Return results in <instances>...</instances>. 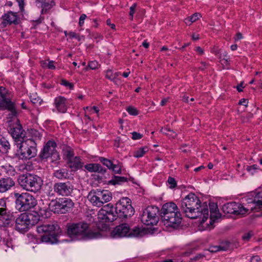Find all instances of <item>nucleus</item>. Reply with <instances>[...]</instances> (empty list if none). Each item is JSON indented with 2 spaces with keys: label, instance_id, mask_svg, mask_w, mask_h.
<instances>
[{
  "label": "nucleus",
  "instance_id": "28",
  "mask_svg": "<svg viewBox=\"0 0 262 262\" xmlns=\"http://www.w3.org/2000/svg\"><path fill=\"white\" fill-rule=\"evenodd\" d=\"M229 247V243L226 242L225 245L210 246L208 249V251L211 253H215L220 251H226Z\"/></svg>",
  "mask_w": 262,
  "mask_h": 262
},
{
  "label": "nucleus",
  "instance_id": "55",
  "mask_svg": "<svg viewBox=\"0 0 262 262\" xmlns=\"http://www.w3.org/2000/svg\"><path fill=\"white\" fill-rule=\"evenodd\" d=\"M243 84H244V82L242 81V82H241V83L239 84H238L236 86V88L239 92H241L243 91V89L244 88V86H243Z\"/></svg>",
  "mask_w": 262,
  "mask_h": 262
},
{
  "label": "nucleus",
  "instance_id": "44",
  "mask_svg": "<svg viewBox=\"0 0 262 262\" xmlns=\"http://www.w3.org/2000/svg\"><path fill=\"white\" fill-rule=\"evenodd\" d=\"M61 84H62L66 86L69 87L70 89H72L74 87V85L73 83H70L64 79H62L61 80Z\"/></svg>",
  "mask_w": 262,
  "mask_h": 262
},
{
  "label": "nucleus",
  "instance_id": "2",
  "mask_svg": "<svg viewBox=\"0 0 262 262\" xmlns=\"http://www.w3.org/2000/svg\"><path fill=\"white\" fill-rule=\"evenodd\" d=\"M89 225L83 222L68 223L67 234L72 241L88 240L100 236L99 232L89 230Z\"/></svg>",
  "mask_w": 262,
  "mask_h": 262
},
{
  "label": "nucleus",
  "instance_id": "6",
  "mask_svg": "<svg viewBox=\"0 0 262 262\" xmlns=\"http://www.w3.org/2000/svg\"><path fill=\"white\" fill-rule=\"evenodd\" d=\"M59 227L56 223H50L37 227L36 230L38 233H45L41 237L42 243L55 244L57 242V234Z\"/></svg>",
  "mask_w": 262,
  "mask_h": 262
},
{
  "label": "nucleus",
  "instance_id": "7",
  "mask_svg": "<svg viewBox=\"0 0 262 262\" xmlns=\"http://www.w3.org/2000/svg\"><path fill=\"white\" fill-rule=\"evenodd\" d=\"M16 208L20 211H26L33 208L37 205L35 198L28 192H15Z\"/></svg>",
  "mask_w": 262,
  "mask_h": 262
},
{
  "label": "nucleus",
  "instance_id": "27",
  "mask_svg": "<svg viewBox=\"0 0 262 262\" xmlns=\"http://www.w3.org/2000/svg\"><path fill=\"white\" fill-rule=\"evenodd\" d=\"M8 217V216L6 215V203L3 200H0V219L6 220V222L4 224L8 225L10 221Z\"/></svg>",
  "mask_w": 262,
  "mask_h": 262
},
{
  "label": "nucleus",
  "instance_id": "41",
  "mask_svg": "<svg viewBox=\"0 0 262 262\" xmlns=\"http://www.w3.org/2000/svg\"><path fill=\"white\" fill-rule=\"evenodd\" d=\"M246 169L249 173L253 175L257 171L258 166L254 164L252 166H247Z\"/></svg>",
  "mask_w": 262,
  "mask_h": 262
},
{
  "label": "nucleus",
  "instance_id": "48",
  "mask_svg": "<svg viewBox=\"0 0 262 262\" xmlns=\"http://www.w3.org/2000/svg\"><path fill=\"white\" fill-rule=\"evenodd\" d=\"M252 235V233L251 232H249L248 233L245 234L243 236L242 238L244 241H248Z\"/></svg>",
  "mask_w": 262,
  "mask_h": 262
},
{
  "label": "nucleus",
  "instance_id": "53",
  "mask_svg": "<svg viewBox=\"0 0 262 262\" xmlns=\"http://www.w3.org/2000/svg\"><path fill=\"white\" fill-rule=\"evenodd\" d=\"M248 101L247 99H242L239 100V102H238V104L239 105H244L245 106H247L248 105Z\"/></svg>",
  "mask_w": 262,
  "mask_h": 262
},
{
  "label": "nucleus",
  "instance_id": "25",
  "mask_svg": "<svg viewBox=\"0 0 262 262\" xmlns=\"http://www.w3.org/2000/svg\"><path fill=\"white\" fill-rule=\"evenodd\" d=\"M84 168L91 172H99L104 173L106 170L103 168L101 165L98 163H90L84 166Z\"/></svg>",
  "mask_w": 262,
  "mask_h": 262
},
{
  "label": "nucleus",
  "instance_id": "37",
  "mask_svg": "<svg viewBox=\"0 0 262 262\" xmlns=\"http://www.w3.org/2000/svg\"><path fill=\"white\" fill-rule=\"evenodd\" d=\"M148 151L147 147H144L135 151L134 156L136 158L142 157Z\"/></svg>",
  "mask_w": 262,
  "mask_h": 262
},
{
  "label": "nucleus",
  "instance_id": "32",
  "mask_svg": "<svg viewBox=\"0 0 262 262\" xmlns=\"http://www.w3.org/2000/svg\"><path fill=\"white\" fill-rule=\"evenodd\" d=\"M68 174L67 170L64 169L57 170L54 173V176L59 179L66 178Z\"/></svg>",
  "mask_w": 262,
  "mask_h": 262
},
{
  "label": "nucleus",
  "instance_id": "26",
  "mask_svg": "<svg viewBox=\"0 0 262 262\" xmlns=\"http://www.w3.org/2000/svg\"><path fill=\"white\" fill-rule=\"evenodd\" d=\"M146 233L144 228L139 226L132 229L129 228V237H141Z\"/></svg>",
  "mask_w": 262,
  "mask_h": 262
},
{
  "label": "nucleus",
  "instance_id": "21",
  "mask_svg": "<svg viewBox=\"0 0 262 262\" xmlns=\"http://www.w3.org/2000/svg\"><path fill=\"white\" fill-rule=\"evenodd\" d=\"M10 133L12 137L15 141L17 140L21 142L24 141L25 134L20 124H17L15 127L11 128Z\"/></svg>",
  "mask_w": 262,
  "mask_h": 262
},
{
  "label": "nucleus",
  "instance_id": "56",
  "mask_svg": "<svg viewBox=\"0 0 262 262\" xmlns=\"http://www.w3.org/2000/svg\"><path fill=\"white\" fill-rule=\"evenodd\" d=\"M30 100L34 104L40 102H39V99L38 98H33L32 97V96H31Z\"/></svg>",
  "mask_w": 262,
  "mask_h": 262
},
{
  "label": "nucleus",
  "instance_id": "20",
  "mask_svg": "<svg viewBox=\"0 0 262 262\" xmlns=\"http://www.w3.org/2000/svg\"><path fill=\"white\" fill-rule=\"evenodd\" d=\"M3 23L5 25H17L19 24V18L16 12L9 11L2 16Z\"/></svg>",
  "mask_w": 262,
  "mask_h": 262
},
{
  "label": "nucleus",
  "instance_id": "19",
  "mask_svg": "<svg viewBox=\"0 0 262 262\" xmlns=\"http://www.w3.org/2000/svg\"><path fill=\"white\" fill-rule=\"evenodd\" d=\"M210 221L207 224L209 229L213 228V224L215 221L221 217L216 204L212 203L209 204Z\"/></svg>",
  "mask_w": 262,
  "mask_h": 262
},
{
  "label": "nucleus",
  "instance_id": "22",
  "mask_svg": "<svg viewBox=\"0 0 262 262\" xmlns=\"http://www.w3.org/2000/svg\"><path fill=\"white\" fill-rule=\"evenodd\" d=\"M14 185V181L10 178L0 179V192H6Z\"/></svg>",
  "mask_w": 262,
  "mask_h": 262
},
{
  "label": "nucleus",
  "instance_id": "30",
  "mask_svg": "<svg viewBox=\"0 0 262 262\" xmlns=\"http://www.w3.org/2000/svg\"><path fill=\"white\" fill-rule=\"evenodd\" d=\"M63 155L69 161L70 159L73 158L74 156V150L70 146H66L63 148Z\"/></svg>",
  "mask_w": 262,
  "mask_h": 262
},
{
  "label": "nucleus",
  "instance_id": "47",
  "mask_svg": "<svg viewBox=\"0 0 262 262\" xmlns=\"http://www.w3.org/2000/svg\"><path fill=\"white\" fill-rule=\"evenodd\" d=\"M132 134V139L133 140H138L141 139L142 137V135L140 133H137L136 132H133Z\"/></svg>",
  "mask_w": 262,
  "mask_h": 262
},
{
  "label": "nucleus",
  "instance_id": "33",
  "mask_svg": "<svg viewBox=\"0 0 262 262\" xmlns=\"http://www.w3.org/2000/svg\"><path fill=\"white\" fill-rule=\"evenodd\" d=\"M29 134L32 138L30 139L34 140V141L35 140L40 139L41 137L40 133L38 130L34 129H31L29 130Z\"/></svg>",
  "mask_w": 262,
  "mask_h": 262
},
{
  "label": "nucleus",
  "instance_id": "8",
  "mask_svg": "<svg viewBox=\"0 0 262 262\" xmlns=\"http://www.w3.org/2000/svg\"><path fill=\"white\" fill-rule=\"evenodd\" d=\"M87 198L93 206L100 207L112 199V195L108 190L96 189L91 190Z\"/></svg>",
  "mask_w": 262,
  "mask_h": 262
},
{
  "label": "nucleus",
  "instance_id": "54",
  "mask_svg": "<svg viewBox=\"0 0 262 262\" xmlns=\"http://www.w3.org/2000/svg\"><path fill=\"white\" fill-rule=\"evenodd\" d=\"M93 36L97 40V42L102 40L103 38L102 36L98 33H96L94 34Z\"/></svg>",
  "mask_w": 262,
  "mask_h": 262
},
{
  "label": "nucleus",
  "instance_id": "14",
  "mask_svg": "<svg viewBox=\"0 0 262 262\" xmlns=\"http://www.w3.org/2000/svg\"><path fill=\"white\" fill-rule=\"evenodd\" d=\"M253 207H250L249 204L247 206H244L242 204L235 202H230L224 204L222 207V210L225 213H230L236 215H245Z\"/></svg>",
  "mask_w": 262,
  "mask_h": 262
},
{
  "label": "nucleus",
  "instance_id": "29",
  "mask_svg": "<svg viewBox=\"0 0 262 262\" xmlns=\"http://www.w3.org/2000/svg\"><path fill=\"white\" fill-rule=\"evenodd\" d=\"M10 144L8 140L1 135L0 150L6 152L10 149Z\"/></svg>",
  "mask_w": 262,
  "mask_h": 262
},
{
  "label": "nucleus",
  "instance_id": "35",
  "mask_svg": "<svg viewBox=\"0 0 262 262\" xmlns=\"http://www.w3.org/2000/svg\"><path fill=\"white\" fill-rule=\"evenodd\" d=\"M201 17V14L200 13H195L192 15L190 17H189L185 19V23L186 24H188L189 23H190L189 24V25H190L191 23L195 22Z\"/></svg>",
  "mask_w": 262,
  "mask_h": 262
},
{
  "label": "nucleus",
  "instance_id": "63",
  "mask_svg": "<svg viewBox=\"0 0 262 262\" xmlns=\"http://www.w3.org/2000/svg\"><path fill=\"white\" fill-rule=\"evenodd\" d=\"M68 35L71 38H76V34L73 32H70Z\"/></svg>",
  "mask_w": 262,
  "mask_h": 262
},
{
  "label": "nucleus",
  "instance_id": "16",
  "mask_svg": "<svg viewBox=\"0 0 262 262\" xmlns=\"http://www.w3.org/2000/svg\"><path fill=\"white\" fill-rule=\"evenodd\" d=\"M53 189L57 195L63 196H71L74 190L73 185L69 181L55 183Z\"/></svg>",
  "mask_w": 262,
  "mask_h": 262
},
{
  "label": "nucleus",
  "instance_id": "52",
  "mask_svg": "<svg viewBox=\"0 0 262 262\" xmlns=\"http://www.w3.org/2000/svg\"><path fill=\"white\" fill-rule=\"evenodd\" d=\"M251 262H259L260 261V258L258 255L252 256L250 258Z\"/></svg>",
  "mask_w": 262,
  "mask_h": 262
},
{
  "label": "nucleus",
  "instance_id": "60",
  "mask_svg": "<svg viewBox=\"0 0 262 262\" xmlns=\"http://www.w3.org/2000/svg\"><path fill=\"white\" fill-rule=\"evenodd\" d=\"M106 24L108 26H110L112 29H115V25L114 24H111V20L110 19H107Z\"/></svg>",
  "mask_w": 262,
  "mask_h": 262
},
{
  "label": "nucleus",
  "instance_id": "34",
  "mask_svg": "<svg viewBox=\"0 0 262 262\" xmlns=\"http://www.w3.org/2000/svg\"><path fill=\"white\" fill-rule=\"evenodd\" d=\"M127 181V178L124 177H119V176H115L113 179H112L110 181V184L115 185L116 184H120L122 182H124Z\"/></svg>",
  "mask_w": 262,
  "mask_h": 262
},
{
  "label": "nucleus",
  "instance_id": "36",
  "mask_svg": "<svg viewBox=\"0 0 262 262\" xmlns=\"http://www.w3.org/2000/svg\"><path fill=\"white\" fill-rule=\"evenodd\" d=\"M40 64L43 68H48L52 70H54L55 69L53 61H49L47 62L46 61L41 60L40 61Z\"/></svg>",
  "mask_w": 262,
  "mask_h": 262
},
{
  "label": "nucleus",
  "instance_id": "3",
  "mask_svg": "<svg viewBox=\"0 0 262 262\" xmlns=\"http://www.w3.org/2000/svg\"><path fill=\"white\" fill-rule=\"evenodd\" d=\"M177 205L173 202L164 204L161 210L160 215L164 225L176 228L181 223L182 217Z\"/></svg>",
  "mask_w": 262,
  "mask_h": 262
},
{
  "label": "nucleus",
  "instance_id": "18",
  "mask_svg": "<svg viewBox=\"0 0 262 262\" xmlns=\"http://www.w3.org/2000/svg\"><path fill=\"white\" fill-rule=\"evenodd\" d=\"M56 144L53 141H49L43 147L40 154L41 159H47L56 153Z\"/></svg>",
  "mask_w": 262,
  "mask_h": 262
},
{
  "label": "nucleus",
  "instance_id": "10",
  "mask_svg": "<svg viewBox=\"0 0 262 262\" xmlns=\"http://www.w3.org/2000/svg\"><path fill=\"white\" fill-rule=\"evenodd\" d=\"M37 154L36 143L34 140L28 139L21 142L17 155L22 160L30 159Z\"/></svg>",
  "mask_w": 262,
  "mask_h": 262
},
{
  "label": "nucleus",
  "instance_id": "58",
  "mask_svg": "<svg viewBox=\"0 0 262 262\" xmlns=\"http://www.w3.org/2000/svg\"><path fill=\"white\" fill-rule=\"evenodd\" d=\"M243 38V35L241 33H237L234 38L235 41L239 40Z\"/></svg>",
  "mask_w": 262,
  "mask_h": 262
},
{
  "label": "nucleus",
  "instance_id": "57",
  "mask_svg": "<svg viewBox=\"0 0 262 262\" xmlns=\"http://www.w3.org/2000/svg\"><path fill=\"white\" fill-rule=\"evenodd\" d=\"M106 77L107 79L113 80V79L115 77H113L112 74L111 73V71H107L106 74Z\"/></svg>",
  "mask_w": 262,
  "mask_h": 262
},
{
  "label": "nucleus",
  "instance_id": "62",
  "mask_svg": "<svg viewBox=\"0 0 262 262\" xmlns=\"http://www.w3.org/2000/svg\"><path fill=\"white\" fill-rule=\"evenodd\" d=\"M168 101V98H165V99H163L160 102V104L162 105V106H164L165 105V104L167 103V102Z\"/></svg>",
  "mask_w": 262,
  "mask_h": 262
},
{
  "label": "nucleus",
  "instance_id": "11",
  "mask_svg": "<svg viewBox=\"0 0 262 262\" xmlns=\"http://www.w3.org/2000/svg\"><path fill=\"white\" fill-rule=\"evenodd\" d=\"M116 211L120 218L127 219L132 216L135 210L131 204V200L128 198H123L116 204Z\"/></svg>",
  "mask_w": 262,
  "mask_h": 262
},
{
  "label": "nucleus",
  "instance_id": "5",
  "mask_svg": "<svg viewBox=\"0 0 262 262\" xmlns=\"http://www.w3.org/2000/svg\"><path fill=\"white\" fill-rule=\"evenodd\" d=\"M39 219L40 216L36 211L21 213L15 220V229L21 232H26L36 224Z\"/></svg>",
  "mask_w": 262,
  "mask_h": 262
},
{
  "label": "nucleus",
  "instance_id": "38",
  "mask_svg": "<svg viewBox=\"0 0 262 262\" xmlns=\"http://www.w3.org/2000/svg\"><path fill=\"white\" fill-rule=\"evenodd\" d=\"M161 132L172 138H175L177 136V134L173 130H171L169 128H162L161 130Z\"/></svg>",
  "mask_w": 262,
  "mask_h": 262
},
{
  "label": "nucleus",
  "instance_id": "9",
  "mask_svg": "<svg viewBox=\"0 0 262 262\" xmlns=\"http://www.w3.org/2000/svg\"><path fill=\"white\" fill-rule=\"evenodd\" d=\"M0 104L1 110H8L9 118H12L17 115L15 104L10 98L9 91L4 86H0Z\"/></svg>",
  "mask_w": 262,
  "mask_h": 262
},
{
  "label": "nucleus",
  "instance_id": "49",
  "mask_svg": "<svg viewBox=\"0 0 262 262\" xmlns=\"http://www.w3.org/2000/svg\"><path fill=\"white\" fill-rule=\"evenodd\" d=\"M136 7V4H134L130 7V11H129V15L131 16V19H133V15L135 13V8Z\"/></svg>",
  "mask_w": 262,
  "mask_h": 262
},
{
  "label": "nucleus",
  "instance_id": "12",
  "mask_svg": "<svg viewBox=\"0 0 262 262\" xmlns=\"http://www.w3.org/2000/svg\"><path fill=\"white\" fill-rule=\"evenodd\" d=\"M159 210L154 206H148L142 214L141 220L142 222L147 225H156L159 221Z\"/></svg>",
  "mask_w": 262,
  "mask_h": 262
},
{
  "label": "nucleus",
  "instance_id": "23",
  "mask_svg": "<svg viewBox=\"0 0 262 262\" xmlns=\"http://www.w3.org/2000/svg\"><path fill=\"white\" fill-rule=\"evenodd\" d=\"M66 99L62 96H58L54 100V104L59 112L64 113L67 111Z\"/></svg>",
  "mask_w": 262,
  "mask_h": 262
},
{
  "label": "nucleus",
  "instance_id": "42",
  "mask_svg": "<svg viewBox=\"0 0 262 262\" xmlns=\"http://www.w3.org/2000/svg\"><path fill=\"white\" fill-rule=\"evenodd\" d=\"M126 111L132 115L136 116L138 114V112L136 108L133 106H129L127 108Z\"/></svg>",
  "mask_w": 262,
  "mask_h": 262
},
{
  "label": "nucleus",
  "instance_id": "64",
  "mask_svg": "<svg viewBox=\"0 0 262 262\" xmlns=\"http://www.w3.org/2000/svg\"><path fill=\"white\" fill-rule=\"evenodd\" d=\"M182 100L183 101L188 103L189 102V97L187 96L184 95L182 97Z\"/></svg>",
  "mask_w": 262,
  "mask_h": 262
},
{
  "label": "nucleus",
  "instance_id": "50",
  "mask_svg": "<svg viewBox=\"0 0 262 262\" xmlns=\"http://www.w3.org/2000/svg\"><path fill=\"white\" fill-rule=\"evenodd\" d=\"M204 256H205V255L204 254H201V253L197 254L193 258H191L190 260H191L196 261V260H199L200 259L203 258Z\"/></svg>",
  "mask_w": 262,
  "mask_h": 262
},
{
  "label": "nucleus",
  "instance_id": "17",
  "mask_svg": "<svg viewBox=\"0 0 262 262\" xmlns=\"http://www.w3.org/2000/svg\"><path fill=\"white\" fill-rule=\"evenodd\" d=\"M129 228L130 227L127 224H121L113 229L112 235L115 238L129 237Z\"/></svg>",
  "mask_w": 262,
  "mask_h": 262
},
{
  "label": "nucleus",
  "instance_id": "61",
  "mask_svg": "<svg viewBox=\"0 0 262 262\" xmlns=\"http://www.w3.org/2000/svg\"><path fill=\"white\" fill-rule=\"evenodd\" d=\"M195 51L201 55L204 53V50L200 47H196Z\"/></svg>",
  "mask_w": 262,
  "mask_h": 262
},
{
  "label": "nucleus",
  "instance_id": "46",
  "mask_svg": "<svg viewBox=\"0 0 262 262\" xmlns=\"http://www.w3.org/2000/svg\"><path fill=\"white\" fill-rule=\"evenodd\" d=\"M16 2L19 6L20 11L23 12L24 10L25 0H16Z\"/></svg>",
  "mask_w": 262,
  "mask_h": 262
},
{
  "label": "nucleus",
  "instance_id": "59",
  "mask_svg": "<svg viewBox=\"0 0 262 262\" xmlns=\"http://www.w3.org/2000/svg\"><path fill=\"white\" fill-rule=\"evenodd\" d=\"M222 56H224V58L223 59V60H225L226 62L228 61V60L229 59V57L228 56L227 53H226V52H224V53H223Z\"/></svg>",
  "mask_w": 262,
  "mask_h": 262
},
{
  "label": "nucleus",
  "instance_id": "40",
  "mask_svg": "<svg viewBox=\"0 0 262 262\" xmlns=\"http://www.w3.org/2000/svg\"><path fill=\"white\" fill-rule=\"evenodd\" d=\"M117 162V164H114L110 170H112L114 173L117 174L121 173L122 165L120 163Z\"/></svg>",
  "mask_w": 262,
  "mask_h": 262
},
{
  "label": "nucleus",
  "instance_id": "4",
  "mask_svg": "<svg viewBox=\"0 0 262 262\" xmlns=\"http://www.w3.org/2000/svg\"><path fill=\"white\" fill-rule=\"evenodd\" d=\"M17 181L23 189L33 192L40 190L42 185V180L40 177L30 173L20 174Z\"/></svg>",
  "mask_w": 262,
  "mask_h": 262
},
{
  "label": "nucleus",
  "instance_id": "39",
  "mask_svg": "<svg viewBox=\"0 0 262 262\" xmlns=\"http://www.w3.org/2000/svg\"><path fill=\"white\" fill-rule=\"evenodd\" d=\"M100 161L105 166H106L109 169H111L114 163L111 160L103 158L101 157L99 159Z\"/></svg>",
  "mask_w": 262,
  "mask_h": 262
},
{
  "label": "nucleus",
  "instance_id": "45",
  "mask_svg": "<svg viewBox=\"0 0 262 262\" xmlns=\"http://www.w3.org/2000/svg\"><path fill=\"white\" fill-rule=\"evenodd\" d=\"M168 182L170 185V188H173L176 186V182L174 178L169 177L168 180Z\"/></svg>",
  "mask_w": 262,
  "mask_h": 262
},
{
  "label": "nucleus",
  "instance_id": "43",
  "mask_svg": "<svg viewBox=\"0 0 262 262\" xmlns=\"http://www.w3.org/2000/svg\"><path fill=\"white\" fill-rule=\"evenodd\" d=\"M98 63L94 60L90 61L89 63L88 67L92 70H95L98 68Z\"/></svg>",
  "mask_w": 262,
  "mask_h": 262
},
{
  "label": "nucleus",
  "instance_id": "31",
  "mask_svg": "<svg viewBox=\"0 0 262 262\" xmlns=\"http://www.w3.org/2000/svg\"><path fill=\"white\" fill-rule=\"evenodd\" d=\"M251 203L255 204V206H258L259 208H262V191L258 192Z\"/></svg>",
  "mask_w": 262,
  "mask_h": 262
},
{
  "label": "nucleus",
  "instance_id": "1",
  "mask_svg": "<svg viewBox=\"0 0 262 262\" xmlns=\"http://www.w3.org/2000/svg\"><path fill=\"white\" fill-rule=\"evenodd\" d=\"M180 209L186 217L191 219L202 218V224L208 217L209 209L207 203L201 204L198 197L192 193H189L183 199Z\"/></svg>",
  "mask_w": 262,
  "mask_h": 262
},
{
  "label": "nucleus",
  "instance_id": "15",
  "mask_svg": "<svg viewBox=\"0 0 262 262\" xmlns=\"http://www.w3.org/2000/svg\"><path fill=\"white\" fill-rule=\"evenodd\" d=\"M72 201L68 198H62L58 200H53L49 205L50 208L55 213H65L73 206Z\"/></svg>",
  "mask_w": 262,
  "mask_h": 262
},
{
  "label": "nucleus",
  "instance_id": "51",
  "mask_svg": "<svg viewBox=\"0 0 262 262\" xmlns=\"http://www.w3.org/2000/svg\"><path fill=\"white\" fill-rule=\"evenodd\" d=\"M86 15L84 14H82L80 18H79V25L80 26H82L83 24H84V21L85 20V19L86 18Z\"/></svg>",
  "mask_w": 262,
  "mask_h": 262
},
{
  "label": "nucleus",
  "instance_id": "13",
  "mask_svg": "<svg viewBox=\"0 0 262 262\" xmlns=\"http://www.w3.org/2000/svg\"><path fill=\"white\" fill-rule=\"evenodd\" d=\"M116 212V206L114 207L111 203L103 206L98 212V221L102 223L114 221L118 217Z\"/></svg>",
  "mask_w": 262,
  "mask_h": 262
},
{
  "label": "nucleus",
  "instance_id": "24",
  "mask_svg": "<svg viewBox=\"0 0 262 262\" xmlns=\"http://www.w3.org/2000/svg\"><path fill=\"white\" fill-rule=\"evenodd\" d=\"M68 163L73 170L76 171L81 168L83 166V163L81 162L79 157L76 156L68 161Z\"/></svg>",
  "mask_w": 262,
  "mask_h": 262
}]
</instances>
